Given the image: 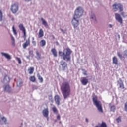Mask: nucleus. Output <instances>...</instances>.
<instances>
[{
    "instance_id": "1",
    "label": "nucleus",
    "mask_w": 127,
    "mask_h": 127,
    "mask_svg": "<svg viewBox=\"0 0 127 127\" xmlns=\"http://www.w3.org/2000/svg\"><path fill=\"white\" fill-rule=\"evenodd\" d=\"M84 14V9L81 7H78L75 11L74 15L72 20V23L74 28L79 26V18L81 16H83Z\"/></svg>"
},
{
    "instance_id": "2",
    "label": "nucleus",
    "mask_w": 127,
    "mask_h": 127,
    "mask_svg": "<svg viewBox=\"0 0 127 127\" xmlns=\"http://www.w3.org/2000/svg\"><path fill=\"white\" fill-rule=\"evenodd\" d=\"M61 90L64 98L66 99L69 97L71 94V87L70 86V84L67 82H65L63 83L61 87Z\"/></svg>"
},
{
    "instance_id": "3",
    "label": "nucleus",
    "mask_w": 127,
    "mask_h": 127,
    "mask_svg": "<svg viewBox=\"0 0 127 127\" xmlns=\"http://www.w3.org/2000/svg\"><path fill=\"white\" fill-rule=\"evenodd\" d=\"M64 52H59V55L61 57H63L64 60L70 61L71 60V54H72V50L69 48H66L64 50Z\"/></svg>"
},
{
    "instance_id": "4",
    "label": "nucleus",
    "mask_w": 127,
    "mask_h": 127,
    "mask_svg": "<svg viewBox=\"0 0 127 127\" xmlns=\"http://www.w3.org/2000/svg\"><path fill=\"white\" fill-rule=\"evenodd\" d=\"M92 101L94 105H95L97 108V110L100 113H104L103 107H102V103H101V101L98 100V97L97 96H94L92 98Z\"/></svg>"
},
{
    "instance_id": "5",
    "label": "nucleus",
    "mask_w": 127,
    "mask_h": 127,
    "mask_svg": "<svg viewBox=\"0 0 127 127\" xmlns=\"http://www.w3.org/2000/svg\"><path fill=\"white\" fill-rule=\"evenodd\" d=\"M113 9L115 12L118 11V10L119 9L120 12H122L124 10V8L123 5L120 3H115L112 5Z\"/></svg>"
},
{
    "instance_id": "6",
    "label": "nucleus",
    "mask_w": 127,
    "mask_h": 127,
    "mask_svg": "<svg viewBox=\"0 0 127 127\" xmlns=\"http://www.w3.org/2000/svg\"><path fill=\"white\" fill-rule=\"evenodd\" d=\"M10 76L9 75L7 74H5L3 75L2 78L1 80V83L3 84H9V82H10Z\"/></svg>"
},
{
    "instance_id": "7",
    "label": "nucleus",
    "mask_w": 127,
    "mask_h": 127,
    "mask_svg": "<svg viewBox=\"0 0 127 127\" xmlns=\"http://www.w3.org/2000/svg\"><path fill=\"white\" fill-rule=\"evenodd\" d=\"M61 66H62V68L63 71H65L68 69V64L66 63V62L62 60L60 62Z\"/></svg>"
},
{
    "instance_id": "8",
    "label": "nucleus",
    "mask_w": 127,
    "mask_h": 127,
    "mask_svg": "<svg viewBox=\"0 0 127 127\" xmlns=\"http://www.w3.org/2000/svg\"><path fill=\"white\" fill-rule=\"evenodd\" d=\"M19 28H20V30H21L23 33V38L24 40H26V30H25V28L23 26V24H20L19 25Z\"/></svg>"
},
{
    "instance_id": "9",
    "label": "nucleus",
    "mask_w": 127,
    "mask_h": 127,
    "mask_svg": "<svg viewBox=\"0 0 127 127\" xmlns=\"http://www.w3.org/2000/svg\"><path fill=\"white\" fill-rule=\"evenodd\" d=\"M11 11L13 13H16L18 11V4L16 3L12 4L11 6Z\"/></svg>"
},
{
    "instance_id": "10",
    "label": "nucleus",
    "mask_w": 127,
    "mask_h": 127,
    "mask_svg": "<svg viewBox=\"0 0 127 127\" xmlns=\"http://www.w3.org/2000/svg\"><path fill=\"white\" fill-rule=\"evenodd\" d=\"M115 19L118 21L120 24H123V18H122V17H121V15L119 13H116L115 14Z\"/></svg>"
},
{
    "instance_id": "11",
    "label": "nucleus",
    "mask_w": 127,
    "mask_h": 127,
    "mask_svg": "<svg viewBox=\"0 0 127 127\" xmlns=\"http://www.w3.org/2000/svg\"><path fill=\"white\" fill-rule=\"evenodd\" d=\"M3 89L4 91L8 92V93H10V92H11V87H10L9 84H5L4 86Z\"/></svg>"
},
{
    "instance_id": "12",
    "label": "nucleus",
    "mask_w": 127,
    "mask_h": 127,
    "mask_svg": "<svg viewBox=\"0 0 127 127\" xmlns=\"http://www.w3.org/2000/svg\"><path fill=\"white\" fill-rule=\"evenodd\" d=\"M54 99L56 104H57L58 106H59V105H60V101H61V98H60V96H59V95H56L55 96Z\"/></svg>"
},
{
    "instance_id": "13",
    "label": "nucleus",
    "mask_w": 127,
    "mask_h": 127,
    "mask_svg": "<svg viewBox=\"0 0 127 127\" xmlns=\"http://www.w3.org/2000/svg\"><path fill=\"white\" fill-rule=\"evenodd\" d=\"M29 45H30V39L28 38V40L23 44L22 46L24 49H25V48H26L27 46H29Z\"/></svg>"
},
{
    "instance_id": "14",
    "label": "nucleus",
    "mask_w": 127,
    "mask_h": 127,
    "mask_svg": "<svg viewBox=\"0 0 127 127\" xmlns=\"http://www.w3.org/2000/svg\"><path fill=\"white\" fill-rule=\"evenodd\" d=\"M49 114V111H48V108L44 109L43 110V115L45 118H47L48 120V115Z\"/></svg>"
},
{
    "instance_id": "15",
    "label": "nucleus",
    "mask_w": 127,
    "mask_h": 127,
    "mask_svg": "<svg viewBox=\"0 0 127 127\" xmlns=\"http://www.w3.org/2000/svg\"><path fill=\"white\" fill-rule=\"evenodd\" d=\"M81 82L84 86H86L88 83H89V80L86 77H83L81 80Z\"/></svg>"
},
{
    "instance_id": "16",
    "label": "nucleus",
    "mask_w": 127,
    "mask_h": 127,
    "mask_svg": "<svg viewBox=\"0 0 127 127\" xmlns=\"http://www.w3.org/2000/svg\"><path fill=\"white\" fill-rule=\"evenodd\" d=\"M2 56H4L7 59V60H10L11 59V56L9 54L5 53H1Z\"/></svg>"
},
{
    "instance_id": "17",
    "label": "nucleus",
    "mask_w": 127,
    "mask_h": 127,
    "mask_svg": "<svg viewBox=\"0 0 127 127\" xmlns=\"http://www.w3.org/2000/svg\"><path fill=\"white\" fill-rule=\"evenodd\" d=\"M44 35V32H43V30L42 29H40L38 33V38H41V37H43Z\"/></svg>"
},
{
    "instance_id": "18",
    "label": "nucleus",
    "mask_w": 127,
    "mask_h": 127,
    "mask_svg": "<svg viewBox=\"0 0 127 127\" xmlns=\"http://www.w3.org/2000/svg\"><path fill=\"white\" fill-rule=\"evenodd\" d=\"M120 82H119V81H118V83L119 85V87L121 89H125V85H124V82H123V81H122V80H120Z\"/></svg>"
},
{
    "instance_id": "19",
    "label": "nucleus",
    "mask_w": 127,
    "mask_h": 127,
    "mask_svg": "<svg viewBox=\"0 0 127 127\" xmlns=\"http://www.w3.org/2000/svg\"><path fill=\"white\" fill-rule=\"evenodd\" d=\"M95 127H108V125H107L106 122L102 121V123L100 124V126L97 125Z\"/></svg>"
},
{
    "instance_id": "20",
    "label": "nucleus",
    "mask_w": 127,
    "mask_h": 127,
    "mask_svg": "<svg viewBox=\"0 0 127 127\" xmlns=\"http://www.w3.org/2000/svg\"><path fill=\"white\" fill-rule=\"evenodd\" d=\"M51 52L53 53L54 57H57V52L55 48H53L51 49Z\"/></svg>"
},
{
    "instance_id": "21",
    "label": "nucleus",
    "mask_w": 127,
    "mask_h": 127,
    "mask_svg": "<svg viewBox=\"0 0 127 127\" xmlns=\"http://www.w3.org/2000/svg\"><path fill=\"white\" fill-rule=\"evenodd\" d=\"M118 58L116 56L113 57V64L115 65H118Z\"/></svg>"
},
{
    "instance_id": "22",
    "label": "nucleus",
    "mask_w": 127,
    "mask_h": 127,
    "mask_svg": "<svg viewBox=\"0 0 127 127\" xmlns=\"http://www.w3.org/2000/svg\"><path fill=\"white\" fill-rule=\"evenodd\" d=\"M28 71L29 72V74L31 75L33 74V72H34V67H30L28 68Z\"/></svg>"
},
{
    "instance_id": "23",
    "label": "nucleus",
    "mask_w": 127,
    "mask_h": 127,
    "mask_svg": "<svg viewBox=\"0 0 127 127\" xmlns=\"http://www.w3.org/2000/svg\"><path fill=\"white\" fill-rule=\"evenodd\" d=\"M29 80L31 82H32L33 83H34L36 81V78H35V76H31L29 77Z\"/></svg>"
},
{
    "instance_id": "24",
    "label": "nucleus",
    "mask_w": 127,
    "mask_h": 127,
    "mask_svg": "<svg viewBox=\"0 0 127 127\" xmlns=\"http://www.w3.org/2000/svg\"><path fill=\"white\" fill-rule=\"evenodd\" d=\"M40 46H42V47L45 46V45H46V41H45V40H41L40 42Z\"/></svg>"
},
{
    "instance_id": "25",
    "label": "nucleus",
    "mask_w": 127,
    "mask_h": 127,
    "mask_svg": "<svg viewBox=\"0 0 127 127\" xmlns=\"http://www.w3.org/2000/svg\"><path fill=\"white\" fill-rule=\"evenodd\" d=\"M41 21H42V25H44V26H48V25L47 24V22L43 19V18H41Z\"/></svg>"
},
{
    "instance_id": "26",
    "label": "nucleus",
    "mask_w": 127,
    "mask_h": 127,
    "mask_svg": "<svg viewBox=\"0 0 127 127\" xmlns=\"http://www.w3.org/2000/svg\"><path fill=\"white\" fill-rule=\"evenodd\" d=\"M37 77L38 80L40 81V83H43V78H42L41 76L39 75V74L37 75Z\"/></svg>"
},
{
    "instance_id": "27",
    "label": "nucleus",
    "mask_w": 127,
    "mask_h": 127,
    "mask_svg": "<svg viewBox=\"0 0 127 127\" xmlns=\"http://www.w3.org/2000/svg\"><path fill=\"white\" fill-rule=\"evenodd\" d=\"M36 54L39 59L41 58V54L38 51H36Z\"/></svg>"
},
{
    "instance_id": "28",
    "label": "nucleus",
    "mask_w": 127,
    "mask_h": 127,
    "mask_svg": "<svg viewBox=\"0 0 127 127\" xmlns=\"http://www.w3.org/2000/svg\"><path fill=\"white\" fill-rule=\"evenodd\" d=\"M12 30L14 35H17V32L16 31V29L14 28V26L12 27Z\"/></svg>"
},
{
    "instance_id": "29",
    "label": "nucleus",
    "mask_w": 127,
    "mask_h": 127,
    "mask_svg": "<svg viewBox=\"0 0 127 127\" xmlns=\"http://www.w3.org/2000/svg\"><path fill=\"white\" fill-rule=\"evenodd\" d=\"M3 15H2V11L0 10V21H2Z\"/></svg>"
},
{
    "instance_id": "30",
    "label": "nucleus",
    "mask_w": 127,
    "mask_h": 127,
    "mask_svg": "<svg viewBox=\"0 0 127 127\" xmlns=\"http://www.w3.org/2000/svg\"><path fill=\"white\" fill-rule=\"evenodd\" d=\"M90 18L91 19H92V20H94V21H97V20H96V16H95V14H92Z\"/></svg>"
},
{
    "instance_id": "31",
    "label": "nucleus",
    "mask_w": 127,
    "mask_h": 127,
    "mask_svg": "<svg viewBox=\"0 0 127 127\" xmlns=\"http://www.w3.org/2000/svg\"><path fill=\"white\" fill-rule=\"evenodd\" d=\"M116 122L119 124V123H121L122 122V118L121 116H119L118 118L116 119Z\"/></svg>"
},
{
    "instance_id": "32",
    "label": "nucleus",
    "mask_w": 127,
    "mask_h": 127,
    "mask_svg": "<svg viewBox=\"0 0 127 127\" xmlns=\"http://www.w3.org/2000/svg\"><path fill=\"white\" fill-rule=\"evenodd\" d=\"M110 110L111 112H115V110H116V107L115 106V105H112V106H111Z\"/></svg>"
},
{
    "instance_id": "33",
    "label": "nucleus",
    "mask_w": 127,
    "mask_h": 127,
    "mask_svg": "<svg viewBox=\"0 0 127 127\" xmlns=\"http://www.w3.org/2000/svg\"><path fill=\"white\" fill-rule=\"evenodd\" d=\"M29 54L32 57H33L34 56V54H33V50H30L29 51Z\"/></svg>"
},
{
    "instance_id": "34",
    "label": "nucleus",
    "mask_w": 127,
    "mask_h": 127,
    "mask_svg": "<svg viewBox=\"0 0 127 127\" xmlns=\"http://www.w3.org/2000/svg\"><path fill=\"white\" fill-rule=\"evenodd\" d=\"M121 14L123 16V17H127V13H126L125 12H122L121 13Z\"/></svg>"
},
{
    "instance_id": "35",
    "label": "nucleus",
    "mask_w": 127,
    "mask_h": 127,
    "mask_svg": "<svg viewBox=\"0 0 127 127\" xmlns=\"http://www.w3.org/2000/svg\"><path fill=\"white\" fill-rule=\"evenodd\" d=\"M124 111L127 112V101L124 104Z\"/></svg>"
},
{
    "instance_id": "36",
    "label": "nucleus",
    "mask_w": 127,
    "mask_h": 127,
    "mask_svg": "<svg viewBox=\"0 0 127 127\" xmlns=\"http://www.w3.org/2000/svg\"><path fill=\"white\" fill-rule=\"evenodd\" d=\"M1 120L3 122V123H4V124H6V122L7 120H6V118L5 117H2Z\"/></svg>"
},
{
    "instance_id": "37",
    "label": "nucleus",
    "mask_w": 127,
    "mask_h": 127,
    "mask_svg": "<svg viewBox=\"0 0 127 127\" xmlns=\"http://www.w3.org/2000/svg\"><path fill=\"white\" fill-rule=\"evenodd\" d=\"M16 60H17L19 64H21V60H20V58L17 57L16 58Z\"/></svg>"
},
{
    "instance_id": "38",
    "label": "nucleus",
    "mask_w": 127,
    "mask_h": 127,
    "mask_svg": "<svg viewBox=\"0 0 127 127\" xmlns=\"http://www.w3.org/2000/svg\"><path fill=\"white\" fill-rule=\"evenodd\" d=\"M52 110L54 113H57V109H56V107H53L52 108Z\"/></svg>"
},
{
    "instance_id": "39",
    "label": "nucleus",
    "mask_w": 127,
    "mask_h": 127,
    "mask_svg": "<svg viewBox=\"0 0 127 127\" xmlns=\"http://www.w3.org/2000/svg\"><path fill=\"white\" fill-rule=\"evenodd\" d=\"M60 30L62 31V32H63V33H64V34L65 33L66 31H67V30H64L61 28H60Z\"/></svg>"
},
{
    "instance_id": "40",
    "label": "nucleus",
    "mask_w": 127,
    "mask_h": 127,
    "mask_svg": "<svg viewBox=\"0 0 127 127\" xmlns=\"http://www.w3.org/2000/svg\"><path fill=\"white\" fill-rule=\"evenodd\" d=\"M32 43L34 46H36V42L35 41H32Z\"/></svg>"
},
{
    "instance_id": "41",
    "label": "nucleus",
    "mask_w": 127,
    "mask_h": 127,
    "mask_svg": "<svg viewBox=\"0 0 127 127\" xmlns=\"http://www.w3.org/2000/svg\"><path fill=\"white\" fill-rule=\"evenodd\" d=\"M117 55L118 56H119V57L120 58H122V54H121V53H120L119 52L117 53Z\"/></svg>"
},
{
    "instance_id": "42",
    "label": "nucleus",
    "mask_w": 127,
    "mask_h": 127,
    "mask_svg": "<svg viewBox=\"0 0 127 127\" xmlns=\"http://www.w3.org/2000/svg\"><path fill=\"white\" fill-rule=\"evenodd\" d=\"M83 75H84V76H87V75H88L87 74V71H84L83 73Z\"/></svg>"
},
{
    "instance_id": "43",
    "label": "nucleus",
    "mask_w": 127,
    "mask_h": 127,
    "mask_svg": "<svg viewBox=\"0 0 127 127\" xmlns=\"http://www.w3.org/2000/svg\"><path fill=\"white\" fill-rule=\"evenodd\" d=\"M57 120H59L60 121V119H61V117H60V115H57Z\"/></svg>"
},
{
    "instance_id": "44",
    "label": "nucleus",
    "mask_w": 127,
    "mask_h": 127,
    "mask_svg": "<svg viewBox=\"0 0 127 127\" xmlns=\"http://www.w3.org/2000/svg\"><path fill=\"white\" fill-rule=\"evenodd\" d=\"M11 39L12 40V41H13L14 42V37H13V36L12 35H11Z\"/></svg>"
},
{
    "instance_id": "45",
    "label": "nucleus",
    "mask_w": 127,
    "mask_h": 127,
    "mask_svg": "<svg viewBox=\"0 0 127 127\" xmlns=\"http://www.w3.org/2000/svg\"><path fill=\"white\" fill-rule=\"evenodd\" d=\"M112 26H113L112 25V24H109V27H110V28H112Z\"/></svg>"
},
{
    "instance_id": "46",
    "label": "nucleus",
    "mask_w": 127,
    "mask_h": 127,
    "mask_svg": "<svg viewBox=\"0 0 127 127\" xmlns=\"http://www.w3.org/2000/svg\"><path fill=\"white\" fill-rule=\"evenodd\" d=\"M86 123H88V122H89V120H88V118H86Z\"/></svg>"
},
{
    "instance_id": "47",
    "label": "nucleus",
    "mask_w": 127,
    "mask_h": 127,
    "mask_svg": "<svg viewBox=\"0 0 127 127\" xmlns=\"http://www.w3.org/2000/svg\"><path fill=\"white\" fill-rule=\"evenodd\" d=\"M26 1H29L31 0H25Z\"/></svg>"
},
{
    "instance_id": "48",
    "label": "nucleus",
    "mask_w": 127,
    "mask_h": 127,
    "mask_svg": "<svg viewBox=\"0 0 127 127\" xmlns=\"http://www.w3.org/2000/svg\"><path fill=\"white\" fill-rule=\"evenodd\" d=\"M61 123H62L61 121H60L59 124H61Z\"/></svg>"
},
{
    "instance_id": "49",
    "label": "nucleus",
    "mask_w": 127,
    "mask_h": 127,
    "mask_svg": "<svg viewBox=\"0 0 127 127\" xmlns=\"http://www.w3.org/2000/svg\"><path fill=\"white\" fill-rule=\"evenodd\" d=\"M20 84H22V82H20Z\"/></svg>"
},
{
    "instance_id": "50",
    "label": "nucleus",
    "mask_w": 127,
    "mask_h": 127,
    "mask_svg": "<svg viewBox=\"0 0 127 127\" xmlns=\"http://www.w3.org/2000/svg\"><path fill=\"white\" fill-rule=\"evenodd\" d=\"M0 123H1V120H0Z\"/></svg>"
},
{
    "instance_id": "51",
    "label": "nucleus",
    "mask_w": 127,
    "mask_h": 127,
    "mask_svg": "<svg viewBox=\"0 0 127 127\" xmlns=\"http://www.w3.org/2000/svg\"><path fill=\"white\" fill-rule=\"evenodd\" d=\"M33 40H34V38H33Z\"/></svg>"
},
{
    "instance_id": "52",
    "label": "nucleus",
    "mask_w": 127,
    "mask_h": 127,
    "mask_svg": "<svg viewBox=\"0 0 127 127\" xmlns=\"http://www.w3.org/2000/svg\"><path fill=\"white\" fill-rule=\"evenodd\" d=\"M27 58H29V57H27Z\"/></svg>"
}]
</instances>
